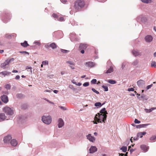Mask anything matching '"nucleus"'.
<instances>
[{
    "instance_id": "1",
    "label": "nucleus",
    "mask_w": 156,
    "mask_h": 156,
    "mask_svg": "<svg viewBox=\"0 0 156 156\" xmlns=\"http://www.w3.org/2000/svg\"><path fill=\"white\" fill-rule=\"evenodd\" d=\"M85 5V3L83 1L77 0L74 3L73 8L76 12L80 11Z\"/></svg>"
},
{
    "instance_id": "2",
    "label": "nucleus",
    "mask_w": 156,
    "mask_h": 156,
    "mask_svg": "<svg viewBox=\"0 0 156 156\" xmlns=\"http://www.w3.org/2000/svg\"><path fill=\"white\" fill-rule=\"evenodd\" d=\"M107 117V115L98 113L96 115L94 119L98 123H102V122L105 123Z\"/></svg>"
},
{
    "instance_id": "3",
    "label": "nucleus",
    "mask_w": 156,
    "mask_h": 156,
    "mask_svg": "<svg viewBox=\"0 0 156 156\" xmlns=\"http://www.w3.org/2000/svg\"><path fill=\"white\" fill-rule=\"evenodd\" d=\"M3 110V112L8 116L7 120L11 119L14 116L13 111L10 108L7 107H5Z\"/></svg>"
},
{
    "instance_id": "4",
    "label": "nucleus",
    "mask_w": 156,
    "mask_h": 156,
    "mask_svg": "<svg viewBox=\"0 0 156 156\" xmlns=\"http://www.w3.org/2000/svg\"><path fill=\"white\" fill-rule=\"evenodd\" d=\"M41 120L43 123L47 125L50 124L52 121V118L50 115H43L42 117Z\"/></svg>"
},
{
    "instance_id": "5",
    "label": "nucleus",
    "mask_w": 156,
    "mask_h": 156,
    "mask_svg": "<svg viewBox=\"0 0 156 156\" xmlns=\"http://www.w3.org/2000/svg\"><path fill=\"white\" fill-rule=\"evenodd\" d=\"M57 47L58 46L54 43H47L44 45L46 48L48 49L49 48H51L53 50L56 49Z\"/></svg>"
},
{
    "instance_id": "6",
    "label": "nucleus",
    "mask_w": 156,
    "mask_h": 156,
    "mask_svg": "<svg viewBox=\"0 0 156 156\" xmlns=\"http://www.w3.org/2000/svg\"><path fill=\"white\" fill-rule=\"evenodd\" d=\"M137 83L139 87H144L145 82L144 81L142 80H140L137 81Z\"/></svg>"
},
{
    "instance_id": "7",
    "label": "nucleus",
    "mask_w": 156,
    "mask_h": 156,
    "mask_svg": "<svg viewBox=\"0 0 156 156\" xmlns=\"http://www.w3.org/2000/svg\"><path fill=\"white\" fill-rule=\"evenodd\" d=\"M87 138L90 141L92 142H94L95 140V138L92 136L90 134H88L86 136Z\"/></svg>"
},
{
    "instance_id": "8",
    "label": "nucleus",
    "mask_w": 156,
    "mask_h": 156,
    "mask_svg": "<svg viewBox=\"0 0 156 156\" xmlns=\"http://www.w3.org/2000/svg\"><path fill=\"white\" fill-rule=\"evenodd\" d=\"M58 125L59 128H62L64 125L63 121L61 118H59L58 119Z\"/></svg>"
},
{
    "instance_id": "9",
    "label": "nucleus",
    "mask_w": 156,
    "mask_h": 156,
    "mask_svg": "<svg viewBox=\"0 0 156 156\" xmlns=\"http://www.w3.org/2000/svg\"><path fill=\"white\" fill-rule=\"evenodd\" d=\"M85 65L86 66L91 68L94 67L95 64L92 62H86Z\"/></svg>"
},
{
    "instance_id": "10",
    "label": "nucleus",
    "mask_w": 156,
    "mask_h": 156,
    "mask_svg": "<svg viewBox=\"0 0 156 156\" xmlns=\"http://www.w3.org/2000/svg\"><path fill=\"white\" fill-rule=\"evenodd\" d=\"M132 52L135 57L140 56L141 55V53L139 52L137 50H133Z\"/></svg>"
},
{
    "instance_id": "11",
    "label": "nucleus",
    "mask_w": 156,
    "mask_h": 156,
    "mask_svg": "<svg viewBox=\"0 0 156 156\" xmlns=\"http://www.w3.org/2000/svg\"><path fill=\"white\" fill-rule=\"evenodd\" d=\"M12 139L11 136L10 135H8L5 136L3 139L5 143H7L9 142L10 140Z\"/></svg>"
},
{
    "instance_id": "12",
    "label": "nucleus",
    "mask_w": 156,
    "mask_h": 156,
    "mask_svg": "<svg viewBox=\"0 0 156 156\" xmlns=\"http://www.w3.org/2000/svg\"><path fill=\"white\" fill-rule=\"evenodd\" d=\"M2 101L5 103H7L8 101V98L6 95H3L1 97Z\"/></svg>"
},
{
    "instance_id": "13",
    "label": "nucleus",
    "mask_w": 156,
    "mask_h": 156,
    "mask_svg": "<svg viewBox=\"0 0 156 156\" xmlns=\"http://www.w3.org/2000/svg\"><path fill=\"white\" fill-rule=\"evenodd\" d=\"M6 38L9 39H15L16 38V34H7L5 35Z\"/></svg>"
},
{
    "instance_id": "14",
    "label": "nucleus",
    "mask_w": 156,
    "mask_h": 156,
    "mask_svg": "<svg viewBox=\"0 0 156 156\" xmlns=\"http://www.w3.org/2000/svg\"><path fill=\"white\" fill-rule=\"evenodd\" d=\"M97 148L95 146H91L89 149L90 153H93L97 151Z\"/></svg>"
},
{
    "instance_id": "15",
    "label": "nucleus",
    "mask_w": 156,
    "mask_h": 156,
    "mask_svg": "<svg viewBox=\"0 0 156 156\" xmlns=\"http://www.w3.org/2000/svg\"><path fill=\"white\" fill-rule=\"evenodd\" d=\"M7 117L4 113H0V122H2L5 119L7 120Z\"/></svg>"
},
{
    "instance_id": "16",
    "label": "nucleus",
    "mask_w": 156,
    "mask_h": 156,
    "mask_svg": "<svg viewBox=\"0 0 156 156\" xmlns=\"http://www.w3.org/2000/svg\"><path fill=\"white\" fill-rule=\"evenodd\" d=\"M87 47V45L85 44H81L79 46V49L80 50L85 49Z\"/></svg>"
},
{
    "instance_id": "17",
    "label": "nucleus",
    "mask_w": 156,
    "mask_h": 156,
    "mask_svg": "<svg viewBox=\"0 0 156 156\" xmlns=\"http://www.w3.org/2000/svg\"><path fill=\"white\" fill-rule=\"evenodd\" d=\"M150 124H140V125H137L136 126V127L137 128H145L147 126L150 125Z\"/></svg>"
},
{
    "instance_id": "18",
    "label": "nucleus",
    "mask_w": 156,
    "mask_h": 156,
    "mask_svg": "<svg viewBox=\"0 0 156 156\" xmlns=\"http://www.w3.org/2000/svg\"><path fill=\"white\" fill-rule=\"evenodd\" d=\"M138 20H140L142 22H145L147 21V18L142 16H139L138 18Z\"/></svg>"
},
{
    "instance_id": "19",
    "label": "nucleus",
    "mask_w": 156,
    "mask_h": 156,
    "mask_svg": "<svg viewBox=\"0 0 156 156\" xmlns=\"http://www.w3.org/2000/svg\"><path fill=\"white\" fill-rule=\"evenodd\" d=\"M138 62V60L136 59L132 62V65L136 67H137Z\"/></svg>"
},
{
    "instance_id": "20",
    "label": "nucleus",
    "mask_w": 156,
    "mask_h": 156,
    "mask_svg": "<svg viewBox=\"0 0 156 156\" xmlns=\"http://www.w3.org/2000/svg\"><path fill=\"white\" fill-rule=\"evenodd\" d=\"M113 67L112 66H110L109 68L107 70L105 73L107 74L113 72Z\"/></svg>"
},
{
    "instance_id": "21",
    "label": "nucleus",
    "mask_w": 156,
    "mask_h": 156,
    "mask_svg": "<svg viewBox=\"0 0 156 156\" xmlns=\"http://www.w3.org/2000/svg\"><path fill=\"white\" fill-rule=\"evenodd\" d=\"M10 143L12 146H16L17 144L16 140L15 139L12 140L11 141Z\"/></svg>"
},
{
    "instance_id": "22",
    "label": "nucleus",
    "mask_w": 156,
    "mask_h": 156,
    "mask_svg": "<svg viewBox=\"0 0 156 156\" xmlns=\"http://www.w3.org/2000/svg\"><path fill=\"white\" fill-rule=\"evenodd\" d=\"M140 148L142 150L144 151H147L148 149V148L144 145H141Z\"/></svg>"
},
{
    "instance_id": "23",
    "label": "nucleus",
    "mask_w": 156,
    "mask_h": 156,
    "mask_svg": "<svg viewBox=\"0 0 156 156\" xmlns=\"http://www.w3.org/2000/svg\"><path fill=\"white\" fill-rule=\"evenodd\" d=\"M99 112L100 114H105L106 115H107V114H108L107 111H106V109L105 108H104L101 109L100 111Z\"/></svg>"
},
{
    "instance_id": "24",
    "label": "nucleus",
    "mask_w": 156,
    "mask_h": 156,
    "mask_svg": "<svg viewBox=\"0 0 156 156\" xmlns=\"http://www.w3.org/2000/svg\"><path fill=\"white\" fill-rule=\"evenodd\" d=\"M146 133L145 132H139L137 133V136L138 137H140V138H142L143 136Z\"/></svg>"
},
{
    "instance_id": "25",
    "label": "nucleus",
    "mask_w": 156,
    "mask_h": 156,
    "mask_svg": "<svg viewBox=\"0 0 156 156\" xmlns=\"http://www.w3.org/2000/svg\"><path fill=\"white\" fill-rule=\"evenodd\" d=\"M156 109V107H155L151 108V109H148L147 108H145L144 109V110L146 113H150L153 110Z\"/></svg>"
},
{
    "instance_id": "26",
    "label": "nucleus",
    "mask_w": 156,
    "mask_h": 156,
    "mask_svg": "<svg viewBox=\"0 0 156 156\" xmlns=\"http://www.w3.org/2000/svg\"><path fill=\"white\" fill-rule=\"evenodd\" d=\"M21 45L23 47H27L29 45L27 42L26 41H25L23 43H21Z\"/></svg>"
},
{
    "instance_id": "27",
    "label": "nucleus",
    "mask_w": 156,
    "mask_h": 156,
    "mask_svg": "<svg viewBox=\"0 0 156 156\" xmlns=\"http://www.w3.org/2000/svg\"><path fill=\"white\" fill-rule=\"evenodd\" d=\"M104 104H105V103H103L101 105V103L100 102H98L94 104V105L96 107H98V106L101 107L102 105H104Z\"/></svg>"
},
{
    "instance_id": "28",
    "label": "nucleus",
    "mask_w": 156,
    "mask_h": 156,
    "mask_svg": "<svg viewBox=\"0 0 156 156\" xmlns=\"http://www.w3.org/2000/svg\"><path fill=\"white\" fill-rule=\"evenodd\" d=\"M21 107L22 108L26 109L27 108V105L26 104H24L21 105Z\"/></svg>"
},
{
    "instance_id": "29",
    "label": "nucleus",
    "mask_w": 156,
    "mask_h": 156,
    "mask_svg": "<svg viewBox=\"0 0 156 156\" xmlns=\"http://www.w3.org/2000/svg\"><path fill=\"white\" fill-rule=\"evenodd\" d=\"M142 2L145 3H150L151 2V0H141Z\"/></svg>"
},
{
    "instance_id": "30",
    "label": "nucleus",
    "mask_w": 156,
    "mask_h": 156,
    "mask_svg": "<svg viewBox=\"0 0 156 156\" xmlns=\"http://www.w3.org/2000/svg\"><path fill=\"white\" fill-rule=\"evenodd\" d=\"M127 149L126 147L123 146L121 148L120 150H122L123 152H126L127 151Z\"/></svg>"
},
{
    "instance_id": "31",
    "label": "nucleus",
    "mask_w": 156,
    "mask_h": 156,
    "mask_svg": "<svg viewBox=\"0 0 156 156\" xmlns=\"http://www.w3.org/2000/svg\"><path fill=\"white\" fill-rule=\"evenodd\" d=\"M4 73V76H8L11 73L10 72H8L7 71H3Z\"/></svg>"
},
{
    "instance_id": "32",
    "label": "nucleus",
    "mask_w": 156,
    "mask_h": 156,
    "mask_svg": "<svg viewBox=\"0 0 156 156\" xmlns=\"http://www.w3.org/2000/svg\"><path fill=\"white\" fill-rule=\"evenodd\" d=\"M151 67H156V62L155 61L152 62L151 63Z\"/></svg>"
},
{
    "instance_id": "33",
    "label": "nucleus",
    "mask_w": 156,
    "mask_h": 156,
    "mask_svg": "<svg viewBox=\"0 0 156 156\" xmlns=\"http://www.w3.org/2000/svg\"><path fill=\"white\" fill-rule=\"evenodd\" d=\"M16 97L19 98H22L23 96V95L22 94H18L16 95Z\"/></svg>"
},
{
    "instance_id": "34",
    "label": "nucleus",
    "mask_w": 156,
    "mask_h": 156,
    "mask_svg": "<svg viewBox=\"0 0 156 156\" xmlns=\"http://www.w3.org/2000/svg\"><path fill=\"white\" fill-rule=\"evenodd\" d=\"M108 82L111 84H114L116 83V82L115 81L112 80H108Z\"/></svg>"
},
{
    "instance_id": "35",
    "label": "nucleus",
    "mask_w": 156,
    "mask_h": 156,
    "mask_svg": "<svg viewBox=\"0 0 156 156\" xmlns=\"http://www.w3.org/2000/svg\"><path fill=\"white\" fill-rule=\"evenodd\" d=\"M66 63L70 65H72L73 66H74L75 65L73 61H66Z\"/></svg>"
},
{
    "instance_id": "36",
    "label": "nucleus",
    "mask_w": 156,
    "mask_h": 156,
    "mask_svg": "<svg viewBox=\"0 0 156 156\" xmlns=\"http://www.w3.org/2000/svg\"><path fill=\"white\" fill-rule=\"evenodd\" d=\"M60 51L64 53H68L69 52V51L67 50H65V49H61Z\"/></svg>"
},
{
    "instance_id": "37",
    "label": "nucleus",
    "mask_w": 156,
    "mask_h": 156,
    "mask_svg": "<svg viewBox=\"0 0 156 156\" xmlns=\"http://www.w3.org/2000/svg\"><path fill=\"white\" fill-rule=\"evenodd\" d=\"M11 85L10 84H6L5 86V88L7 90H9L11 88Z\"/></svg>"
},
{
    "instance_id": "38",
    "label": "nucleus",
    "mask_w": 156,
    "mask_h": 156,
    "mask_svg": "<svg viewBox=\"0 0 156 156\" xmlns=\"http://www.w3.org/2000/svg\"><path fill=\"white\" fill-rule=\"evenodd\" d=\"M42 64L44 65H48V61L47 60H45L44 61H43L42 62Z\"/></svg>"
},
{
    "instance_id": "39",
    "label": "nucleus",
    "mask_w": 156,
    "mask_h": 156,
    "mask_svg": "<svg viewBox=\"0 0 156 156\" xmlns=\"http://www.w3.org/2000/svg\"><path fill=\"white\" fill-rule=\"evenodd\" d=\"M102 88H103L104 89V90L105 91H107L108 90V87L107 86H105L104 85H103L102 87Z\"/></svg>"
},
{
    "instance_id": "40",
    "label": "nucleus",
    "mask_w": 156,
    "mask_h": 156,
    "mask_svg": "<svg viewBox=\"0 0 156 156\" xmlns=\"http://www.w3.org/2000/svg\"><path fill=\"white\" fill-rule=\"evenodd\" d=\"M156 138V136L155 135H154L152 136L151 137H150V140L151 141H152L155 139Z\"/></svg>"
},
{
    "instance_id": "41",
    "label": "nucleus",
    "mask_w": 156,
    "mask_h": 156,
    "mask_svg": "<svg viewBox=\"0 0 156 156\" xmlns=\"http://www.w3.org/2000/svg\"><path fill=\"white\" fill-rule=\"evenodd\" d=\"M145 39H152V37L151 35H148L145 37Z\"/></svg>"
},
{
    "instance_id": "42",
    "label": "nucleus",
    "mask_w": 156,
    "mask_h": 156,
    "mask_svg": "<svg viewBox=\"0 0 156 156\" xmlns=\"http://www.w3.org/2000/svg\"><path fill=\"white\" fill-rule=\"evenodd\" d=\"M7 60L9 63V64L10 63H11V62H13L14 60V59L13 58H12L10 59H8Z\"/></svg>"
},
{
    "instance_id": "43",
    "label": "nucleus",
    "mask_w": 156,
    "mask_h": 156,
    "mask_svg": "<svg viewBox=\"0 0 156 156\" xmlns=\"http://www.w3.org/2000/svg\"><path fill=\"white\" fill-rule=\"evenodd\" d=\"M20 53L24 54L29 55V53L26 51H20Z\"/></svg>"
},
{
    "instance_id": "44",
    "label": "nucleus",
    "mask_w": 156,
    "mask_h": 156,
    "mask_svg": "<svg viewBox=\"0 0 156 156\" xmlns=\"http://www.w3.org/2000/svg\"><path fill=\"white\" fill-rule=\"evenodd\" d=\"M92 90L94 92V93H96L97 94H99V92L98 91L96 90L95 89H94V88H92Z\"/></svg>"
},
{
    "instance_id": "45",
    "label": "nucleus",
    "mask_w": 156,
    "mask_h": 156,
    "mask_svg": "<svg viewBox=\"0 0 156 156\" xmlns=\"http://www.w3.org/2000/svg\"><path fill=\"white\" fill-rule=\"evenodd\" d=\"M26 69H28V71H30L31 73H32V67H27L26 68Z\"/></svg>"
},
{
    "instance_id": "46",
    "label": "nucleus",
    "mask_w": 156,
    "mask_h": 156,
    "mask_svg": "<svg viewBox=\"0 0 156 156\" xmlns=\"http://www.w3.org/2000/svg\"><path fill=\"white\" fill-rule=\"evenodd\" d=\"M134 122L136 124H139L140 123V121L138 120L137 119H135Z\"/></svg>"
},
{
    "instance_id": "47",
    "label": "nucleus",
    "mask_w": 156,
    "mask_h": 156,
    "mask_svg": "<svg viewBox=\"0 0 156 156\" xmlns=\"http://www.w3.org/2000/svg\"><path fill=\"white\" fill-rule=\"evenodd\" d=\"M6 66L5 63L4 62V63H2L1 65V68L5 67Z\"/></svg>"
},
{
    "instance_id": "48",
    "label": "nucleus",
    "mask_w": 156,
    "mask_h": 156,
    "mask_svg": "<svg viewBox=\"0 0 156 156\" xmlns=\"http://www.w3.org/2000/svg\"><path fill=\"white\" fill-rule=\"evenodd\" d=\"M92 84H95L97 82V80L95 79H93L91 81Z\"/></svg>"
},
{
    "instance_id": "49",
    "label": "nucleus",
    "mask_w": 156,
    "mask_h": 156,
    "mask_svg": "<svg viewBox=\"0 0 156 156\" xmlns=\"http://www.w3.org/2000/svg\"><path fill=\"white\" fill-rule=\"evenodd\" d=\"M89 85V83L88 82H86L84 83L83 86L84 87H86L88 86Z\"/></svg>"
},
{
    "instance_id": "50",
    "label": "nucleus",
    "mask_w": 156,
    "mask_h": 156,
    "mask_svg": "<svg viewBox=\"0 0 156 156\" xmlns=\"http://www.w3.org/2000/svg\"><path fill=\"white\" fill-rule=\"evenodd\" d=\"M153 86V84H151V85H149L148 86H147V90H149V89H150L151 87H152Z\"/></svg>"
},
{
    "instance_id": "51",
    "label": "nucleus",
    "mask_w": 156,
    "mask_h": 156,
    "mask_svg": "<svg viewBox=\"0 0 156 156\" xmlns=\"http://www.w3.org/2000/svg\"><path fill=\"white\" fill-rule=\"evenodd\" d=\"M52 16L54 18H57L58 17V15L56 14L53 13L52 15Z\"/></svg>"
},
{
    "instance_id": "52",
    "label": "nucleus",
    "mask_w": 156,
    "mask_h": 156,
    "mask_svg": "<svg viewBox=\"0 0 156 156\" xmlns=\"http://www.w3.org/2000/svg\"><path fill=\"white\" fill-rule=\"evenodd\" d=\"M59 107L63 110H66L67 109L66 107L63 106H59Z\"/></svg>"
},
{
    "instance_id": "53",
    "label": "nucleus",
    "mask_w": 156,
    "mask_h": 156,
    "mask_svg": "<svg viewBox=\"0 0 156 156\" xmlns=\"http://www.w3.org/2000/svg\"><path fill=\"white\" fill-rule=\"evenodd\" d=\"M126 65V62L123 63L122 64V69H123L125 68Z\"/></svg>"
},
{
    "instance_id": "54",
    "label": "nucleus",
    "mask_w": 156,
    "mask_h": 156,
    "mask_svg": "<svg viewBox=\"0 0 156 156\" xmlns=\"http://www.w3.org/2000/svg\"><path fill=\"white\" fill-rule=\"evenodd\" d=\"M64 18L62 17H60L58 19V20L59 21H62L64 20Z\"/></svg>"
},
{
    "instance_id": "55",
    "label": "nucleus",
    "mask_w": 156,
    "mask_h": 156,
    "mask_svg": "<svg viewBox=\"0 0 156 156\" xmlns=\"http://www.w3.org/2000/svg\"><path fill=\"white\" fill-rule=\"evenodd\" d=\"M0 76L1 77L4 76V73L3 72L0 73Z\"/></svg>"
},
{
    "instance_id": "56",
    "label": "nucleus",
    "mask_w": 156,
    "mask_h": 156,
    "mask_svg": "<svg viewBox=\"0 0 156 156\" xmlns=\"http://www.w3.org/2000/svg\"><path fill=\"white\" fill-rule=\"evenodd\" d=\"M134 89L133 88H131L128 89V91H133L134 90Z\"/></svg>"
},
{
    "instance_id": "57",
    "label": "nucleus",
    "mask_w": 156,
    "mask_h": 156,
    "mask_svg": "<svg viewBox=\"0 0 156 156\" xmlns=\"http://www.w3.org/2000/svg\"><path fill=\"white\" fill-rule=\"evenodd\" d=\"M34 44L38 46H39L41 44L40 42H35Z\"/></svg>"
},
{
    "instance_id": "58",
    "label": "nucleus",
    "mask_w": 156,
    "mask_h": 156,
    "mask_svg": "<svg viewBox=\"0 0 156 156\" xmlns=\"http://www.w3.org/2000/svg\"><path fill=\"white\" fill-rule=\"evenodd\" d=\"M69 87L70 89H72L73 90H74V88H73V86L72 85H69Z\"/></svg>"
},
{
    "instance_id": "59",
    "label": "nucleus",
    "mask_w": 156,
    "mask_h": 156,
    "mask_svg": "<svg viewBox=\"0 0 156 156\" xmlns=\"http://www.w3.org/2000/svg\"><path fill=\"white\" fill-rule=\"evenodd\" d=\"M61 2L64 3H66L67 2V0H61Z\"/></svg>"
},
{
    "instance_id": "60",
    "label": "nucleus",
    "mask_w": 156,
    "mask_h": 156,
    "mask_svg": "<svg viewBox=\"0 0 156 156\" xmlns=\"http://www.w3.org/2000/svg\"><path fill=\"white\" fill-rule=\"evenodd\" d=\"M20 78V76L19 75H17L15 77V79L16 80L19 79Z\"/></svg>"
},
{
    "instance_id": "61",
    "label": "nucleus",
    "mask_w": 156,
    "mask_h": 156,
    "mask_svg": "<svg viewBox=\"0 0 156 156\" xmlns=\"http://www.w3.org/2000/svg\"><path fill=\"white\" fill-rule=\"evenodd\" d=\"M147 42L149 43L152 40H145Z\"/></svg>"
},
{
    "instance_id": "62",
    "label": "nucleus",
    "mask_w": 156,
    "mask_h": 156,
    "mask_svg": "<svg viewBox=\"0 0 156 156\" xmlns=\"http://www.w3.org/2000/svg\"><path fill=\"white\" fill-rule=\"evenodd\" d=\"M81 53L82 54H84V49H81Z\"/></svg>"
},
{
    "instance_id": "63",
    "label": "nucleus",
    "mask_w": 156,
    "mask_h": 156,
    "mask_svg": "<svg viewBox=\"0 0 156 156\" xmlns=\"http://www.w3.org/2000/svg\"><path fill=\"white\" fill-rule=\"evenodd\" d=\"M4 94H9V92L8 91H5V92H3Z\"/></svg>"
},
{
    "instance_id": "64",
    "label": "nucleus",
    "mask_w": 156,
    "mask_h": 156,
    "mask_svg": "<svg viewBox=\"0 0 156 156\" xmlns=\"http://www.w3.org/2000/svg\"><path fill=\"white\" fill-rule=\"evenodd\" d=\"M72 83H73L74 84H75V85H76V84H77V83H76V82H75V80H73L72 81Z\"/></svg>"
}]
</instances>
